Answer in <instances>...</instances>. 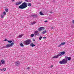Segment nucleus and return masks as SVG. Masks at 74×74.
<instances>
[{"mask_svg":"<svg viewBox=\"0 0 74 74\" xmlns=\"http://www.w3.org/2000/svg\"><path fill=\"white\" fill-rule=\"evenodd\" d=\"M61 53L62 55H64V54H65V52L64 51L62 52H61Z\"/></svg>","mask_w":74,"mask_h":74,"instance_id":"nucleus-15","label":"nucleus"},{"mask_svg":"<svg viewBox=\"0 0 74 74\" xmlns=\"http://www.w3.org/2000/svg\"><path fill=\"white\" fill-rule=\"evenodd\" d=\"M39 14L40 15H44V14L42 13L41 12H40Z\"/></svg>","mask_w":74,"mask_h":74,"instance_id":"nucleus-14","label":"nucleus"},{"mask_svg":"<svg viewBox=\"0 0 74 74\" xmlns=\"http://www.w3.org/2000/svg\"><path fill=\"white\" fill-rule=\"evenodd\" d=\"M30 46H31L32 47H35L36 45H34V44L33 43H32L30 44Z\"/></svg>","mask_w":74,"mask_h":74,"instance_id":"nucleus-10","label":"nucleus"},{"mask_svg":"<svg viewBox=\"0 0 74 74\" xmlns=\"http://www.w3.org/2000/svg\"><path fill=\"white\" fill-rule=\"evenodd\" d=\"M14 42H12L11 43L8 44L5 46L3 47L4 48H10L11 47H12L13 45H14Z\"/></svg>","mask_w":74,"mask_h":74,"instance_id":"nucleus-3","label":"nucleus"},{"mask_svg":"<svg viewBox=\"0 0 74 74\" xmlns=\"http://www.w3.org/2000/svg\"><path fill=\"white\" fill-rule=\"evenodd\" d=\"M51 29H53V27H51Z\"/></svg>","mask_w":74,"mask_h":74,"instance_id":"nucleus-37","label":"nucleus"},{"mask_svg":"<svg viewBox=\"0 0 74 74\" xmlns=\"http://www.w3.org/2000/svg\"><path fill=\"white\" fill-rule=\"evenodd\" d=\"M27 69H28V70H29V69H30V68H29V67H28L27 68Z\"/></svg>","mask_w":74,"mask_h":74,"instance_id":"nucleus-35","label":"nucleus"},{"mask_svg":"<svg viewBox=\"0 0 74 74\" xmlns=\"http://www.w3.org/2000/svg\"><path fill=\"white\" fill-rule=\"evenodd\" d=\"M31 42V40L30 39H28L24 42V44L25 45H28L30 44Z\"/></svg>","mask_w":74,"mask_h":74,"instance_id":"nucleus-4","label":"nucleus"},{"mask_svg":"<svg viewBox=\"0 0 74 74\" xmlns=\"http://www.w3.org/2000/svg\"><path fill=\"white\" fill-rule=\"evenodd\" d=\"M1 18H4V15H1Z\"/></svg>","mask_w":74,"mask_h":74,"instance_id":"nucleus-22","label":"nucleus"},{"mask_svg":"<svg viewBox=\"0 0 74 74\" xmlns=\"http://www.w3.org/2000/svg\"><path fill=\"white\" fill-rule=\"evenodd\" d=\"M22 3V1L18 2H16V5H19V4H21Z\"/></svg>","mask_w":74,"mask_h":74,"instance_id":"nucleus-9","label":"nucleus"},{"mask_svg":"<svg viewBox=\"0 0 74 74\" xmlns=\"http://www.w3.org/2000/svg\"><path fill=\"white\" fill-rule=\"evenodd\" d=\"M4 41H8V40H7V39H5Z\"/></svg>","mask_w":74,"mask_h":74,"instance_id":"nucleus-28","label":"nucleus"},{"mask_svg":"<svg viewBox=\"0 0 74 74\" xmlns=\"http://www.w3.org/2000/svg\"><path fill=\"white\" fill-rule=\"evenodd\" d=\"M62 45H61V44H60L58 46V47H61Z\"/></svg>","mask_w":74,"mask_h":74,"instance_id":"nucleus-27","label":"nucleus"},{"mask_svg":"<svg viewBox=\"0 0 74 74\" xmlns=\"http://www.w3.org/2000/svg\"><path fill=\"white\" fill-rule=\"evenodd\" d=\"M32 0H28V2H31Z\"/></svg>","mask_w":74,"mask_h":74,"instance_id":"nucleus-29","label":"nucleus"},{"mask_svg":"<svg viewBox=\"0 0 74 74\" xmlns=\"http://www.w3.org/2000/svg\"><path fill=\"white\" fill-rule=\"evenodd\" d=\"M27 7V3L25 2L21 4V5L18 7V8H20V9H24L26 8Z\"/></svg>","mask_w":74,"mask_h":74,"instance_id":"nucleus-2","label":"nucleus"},{"mask_svg":"<svg viewBox=\"0 0 74 74\" xmlns=\"http://www.w3.org/2000/svg\"><path fill=\"white\" fill-rule=\"evenodd\" d=\"M65 58L66 59H64L62 61H60L59 62L60 64H66L67 62V60H70L71 59V57H66Z\"/></svg>","mask_w":74,"mask_h":74,"instance_id":"nucleus-1","label":"nucleus"},{"mask_svg":"<svg viewBox=\"0 0 74 74\" xmlns=\"http://www.w3.org/2000/svg\"><path fill=\"white\" fill-rule=\"evenodd\" d=\"M34 34L35 36H39L40 35V34L38 33V31H36L34 32Z\"/></svg>","mask_w":74,"mask_h":74,"instance_id":"nucleus-8","label":"nucleus"},{"mask_svg":"<svg viewBox=\"0 0 74 74\" xmlns=\"http://www.w3.org/2000/svg\"><path fill=\"white\" fill-rule=\"evenodd\" d=\"M23 36V34H21L20 35L18 36V38H21V37Z\"/></svg>","mask_w":74,"mask_h":74,"instance_id":"nucleus-12","label":"nucleus"},{"mask_svg":"<svg viewBox=\"0 0 74 74\" xmlns=\"http://www.w3.org/2000/svg\"><path fill=\"white\" fill-rule=\"evenodd\" d=\"M32 16H35V15H32Z\"/></svg>","mask_w":74,"mask_h":74,"instance_id":"nucleus-34","label":"nucleus"},{"mask_svg":"<svg viewBox=\"0 0 74 74\" xmlns=\"http://www.w3.org/2000/svg\"><path fill=\"white\" fill-rule=\"evenodd\" d=\"M29 7H30V6H31V3H29L28 4Z\"/></svg>","mask_w":74,"mask_h":74,"instance_id":"nucleus-21","label":"nucleus"},{"mask_svg":"<svg viewBox=\"0 0 74 74\" xmlns=\"http://www.w3.org/2000/svg\"><path fill=\"white\" fill-rule=\"evenodd\" d=\"M66 44V42H64L63 43H61V45H64Z\"/></svg>","mask_w":74,"mask_h":74,"instance_id":"nucleus-19","label":"nucleus"},{"mask_svg":"<svg viewBox=\"0 0 74 74\" xmlns=\"http://www.w3.org/2000/svg\"><path fill=\"white\" fill-rule=\"evenodd\" d=\"M5 11L6 12H8V9H5Z\"/></svg>","mask_w":74,"mask_h":74,"instance_id":"nucleus-23","label":"nucleus"},{"mask_svg":"<svg viewBox=\"0 0 74 74\" xmlns=\"http://www.w3.org/2000/svg\"><path fill=\"white\" fill-rule=\"evenodd\" d=\"M6 70H7V69H6V68H4L3 69V71H5Z\"/></svg>","mask_w":74,"mask_h":74,"instance_id":"nucleus-24","label":"nucleus"},{"mask_svg":"<svg viewBox=\"0 0 74 74\" xmlns=\"http://www.w3.org/2000/svg\"><path fill=\"white\" fill-rule=\"evenodd\" d=\"M45 38H46V37L45 36V37H43L44 39H45Z\"/></svg>","mask_w":74,"mask_h":74,"instance_id":"nucleus-31","label":"nucleus"},{"mask_svg":"<svg viewBox=\"0 0 74 74\" xmlns=\"http://www.w3.org/2000/svg\"><path fill=\"white\" fill-rule=\"evenodd\" d=\"M36 22L34 21V22H31V25H34V24H36Z\"/></svg>","mask_w":74,"mask_h":74,"instance_id":"nucleus-13","label":"nucleus"},{"mask_svg":"<svg viewBox=\"0 0 74 74\" xmlns=\"http://www.w3.org/2000/svg\"><path fill=\"white\" fill-rule=\"evenodd\" d=\"M12 1H14V0H12Z\"/></svg>","mask_w":74,"mask_h":74,"instance_id":"nucleus-40","label":"nucleus"},{"mask_svg":"<svg viewBox=\"0 0 74 74\" xmlns=\"http://www.w3.org/2000/svg\"><path fill=\"white\" fill-rule=\"evenodd\" d=\"M45 29V28L44 27H40L38 29V30L39 32L41 31V30H44Z\"/></svg>","mask_w":74,"mask_h":74,"instance_id":"nucleus-6","label":"nucleus"},{"mask_svg":"<svg viewBox=\"0 0 74 74\" xmlns=\"http://www.w3.org/2000/svg\"><path fill=\"white\" fill-rule=\"evenodd\" d=\"M3 14L4 15H5V14H6V13L5 12H4Z\"/></svg>","mask_w":74,"mask_h":74,"instance_id":"nucleus-26","label":"nucleus"},{"mask_svg":"<svg viewBox=\"0 0 74 74\" xmlns=\"http://www.w3.org/2000/svg\"><path fill=\"white\" fill-rule=\"evenodd\" d=\"M34 34H32L31 35V37H34Z\"/></svg>","mask_w":74,"mask_h":74,"instance_id":"nucleus-18","label":"nucleus"},{"mask_svg":"<svg viewBox=\"0 0 74 74\" xmlns=\"http://www.w3.org/2000/svg\"><path fill=\"white\" fill-rule=\"evenodd\" d=\"M1 71H3V69H1Z\"/></svg>","mask_w":74,"mask_h":74,"instance_id":"nucleus-39","label":"nucleus"},{"mask_svg":"<svg viewBox=\"0 0 74 74\" xmlns=\"http://www.w3.org/2000/svg\"><path fill=\"white\" fill-rule=\"evenodd\" d=\"M1 56L0 55V56Z\"/></svg>","mask_w":74,"mask_h":74,"instance_id":"nucleus-41","label":"nucleus"},{"mask_svg":"<svg viewBox=\"0 0 74 74\" xmlns=\"http://www.w3.org/2000/svg\"><path fill=\"white\" fill-rule=\"evenodd\" d=\"M20 46L21 47H23V45L22 43H21L20 44Z\"/></svg>","mask_w":74,"mask_h":74,"instance_id":"nucleus-20","label":"nucleus"},{"mask_svg":"<svg viewBox=\"0 0 74 74\" xmlns=\"http://www.w3.org/2000/svg\"><path fill=\"white\" fill-rule=\"evenodd\" d=\"M25 1H26L27 2H29L28 0H25Z\"/></svg>","mask_w":74,"mask_h":74,"instance_id":"nucleus-30","label":"nucleus"},{"mask_svg":"<svg viewBox=\"0 0 74 74\" xmlns=\"http://www.w3.org/2000/svg\"><path fill=\"white\" fill-rule=\"evenodd\" d=\"M48 22V21H45V23L46 22Z\"/></svg>","mask_w":74,"mask_h":74,"instance_id":"nucleus-32","label":"nucleus"},{"mask_svg":"<svg viewBox=\"0 0 74 74\" xmlns=\"http://www.w3.org/2000/svg\"><path fill=\"white\" fill-rule=\"evenodd\" d=\"M42 38V37H41V36H40V37L39 38V40H41Z\"/></svg>","mask_w":74,"mask_h":74,"instance_id":"nucleus-25","label":"nucleus"},{"mask_svg":"<svg viewBox=\"0 0 74 74\" xmlns=\"http://www.w3.org/2000/svg\"><path fill=\"white\" fill-rule=\"evenodd\" d=\"M60 56H62L61 53H59V55H58L57 56H54L53 57V58H55L56 59H57V58H58V57H59Z\"/></svg>","mask_w":74,"mask_h":74,"instance_id":"nucleus-5","label":"nucleus"},{"mask_svg":"<svg viewBox=\"0 0 74 74\" xmlns=\"http://www.w3.org/2000/svg\"><path fill=\"white\" fill-rule=\"evenodd\" d=\"M8 42H9V43H11L12 42V41L11 40H8Z\"/></svg>","mask_w":74,"mask_h":74,"instance_id":"nucleus-17","label":"nucleus"},{"mask_svg":"<svg viewBox=\"0 0 74 74\" xmlns=\"http://www.w3.org/2000/svg\"><path fill=\"white\" fill-rule=\"evenodd\" d=\"M52 67H53V65L51 66V68H52Z\"/></svg>","mask_w":74,"mask_h":74,"instance_id":"nucleus-36","label":"nucleus"},{"mask_svg":"<svg viewBox=\"0 0 74 74\" xmlns=\"http://www.w3.org/2000/svg\"><path fill=\"white\" fill-rule=\"evenodd\" d=\"M33 41H35V40L34 39H33Z\"/></svg>","mask_w":74,"mask_h":74,"instance_id":"nucleus-33","label":"nucleus"},{"mask_svg":"<svg viewBox=\"0 0 74 74\" xmlns=\"http://www.w3.org/2000/svg\"><path fill=\"white\" fill-rule=\"evenodd\" d=\"M20 64V62L18 61L16 62L15 63V65L16 66H19Z\"/></svg>","mask_w":74,"mask_h":74,"instance_id":"nucleus-7","label":"nucleus"},{"mask_svg":"<svg viewBox=\"0 0 74 74\" xmlns=\"http://www.w3.org/2000/svg\"><path fill=\"white\" fill-rule=\"evenodd\" d=\"M50 13L52 14V12H50Z\"/></svg>","mask_w":74,"mask_h":74,"instance_id":"nucleus-38","label":"nucleus"},{"mask_svg":"<svg viewBox=\"0 0 74 74\" xmlns=\"http://www.w3.org/2000/svg\"><path fill=\"white\" fill-rule=\"evenodd\" d=\"M1 62L2 63V64H5V61L4 60H1Z\"/></svg>","mask_w":74,"mask_h":74,"instance_id":"nucleus-11","label":"nucleus"},{"mask_svg":"<svg viewBox=\"0 0 74 74\" xmlns=\"http://www.w3.org/2000/svg\"><path fill=\"white\" fill-rule=\"evenodd\" d=\"M46 32H47V31H46V30L44 31H43V32H42V33L43 34H45V33H46Z\"/></svg>","mask_w":74,"mask_h":74,"instance_id":"nucleus-16","label":"nucleus"}]
</instances>
